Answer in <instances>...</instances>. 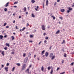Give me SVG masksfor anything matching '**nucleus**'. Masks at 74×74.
<instances>
[{"label": "nucleus", "instance_id": "obj_1", "mask_svg": "<svg viewBox=\"0 0 74 74\" xmlns=\"http://www.w3.org/2000/svg\"><path fill=\"white\" fill-rule=\"evenodd\" d=\"M53 53H51L49 55L50 58H51V57H52L51 58V59L52 60H53L55 58V56H53Z\"/></svg>", "mask_w": 74, "mask_h": 74}, {"label": "nucleus", "instance_id": "obj_2", "mask_svg": "<svg viewBox=\"0 0 74 74\" xmlns=\"http://www.w3.org/2000/svg\"><path fill=\"white\" fill-rule=\"evenodd\" d=\"M68 9L69 10H68L67 11V13H69V12H70V11L72 10H73V8H72L70 7H69V8H68Z\"/></svg>", "mask_w": 74, "mask_h": 74}, {"label": "nucleus", "instance_id": "obj_3", "mask_svg": "<svg viewBox=\"0 0 74 74\" xmlns=\"http://www.w3.org/2000/svg\"><path fill=\"white\" fill-rule=\"evenodd\" d=\"M41 27H42V29L43 30H45V26L44 25H41Z\"/></svg>", "mask_w": 74, "mask_h": 74}, {"label": "nucleus", "instance_id": "obj_4", "mask_svg": "<svg viewBox=\"0 0 74 74\" xmlns=\"http://www.w3.org/2000/svg\"><path fill=\"white\" fill-rule=\"evenodd\" d=\"M25 71V72L27 71L28 74H31V72H29V69H27Z\"/></svg>", "mask_w": 74, "mask_h": 74}, {"label": "nucleus", "instance_id": "obj_5", "mask_svg": "<svg viewBox=\"0 0 74 74\" xmlns=\"http://www.w3.org/2000/svg\"><path fill=\"white\" fill-rule=\"evenodd\" d=\"M26 65L25 64H23L22 68V70H24L25 69V67H26Z\"/></svg>", "mask_w": 74, "mask_h": 74}, {"label": "nucleus", "instance_id": "obj_6", "mask_svg": "<svg viewBox=\"0 0 74 74\" xmlns=\"http://www.w3.org/2000/svg\"><path fill=\"white\" fill-rule=\"evenodd\" d=\"M28 60V57H26L25 59V60H24V63H26L27 62Z\"/></svg>", "mask_w": 74, "mask_h": 74}, {"label": "nucleus", "instance_id": "obj_7", "mask_svg": "<svg viewBox=\"0 0 74 74\" xmlns=\"http://www.w3.org/2000/svg\"><path fill=\"white\" fill-rule=\"evenodd\" d=\"M8 68L7 67H5L4 69L5 70H6V71L7 72L8 71Z\"/></svg>", "mask_w": 74, "mask_h": 74}, {"label": "nucleus", "instance_id": "obj_8", "mask_svg": "<svg viewBox=\"0 0 74 74\" xmlns=\"http://www.w3.org/2000/svg\"><path fill=\"white\" fill-rule=\"evenodd\" d=\"M9 2L7 3L5 5V7H8V4H9Z\"/></svg>", "mask_w": 74, "mask_h": 74}, {"label": "nucleus", "instance_id": "obj_9", "mask_svg": "<svg viewBox=\"0 0 74 74\" xmlns=\"http://www.w3.org/2000/svg\"><path fill=\"white\" fill-rule=\"evenodd\" d=\"M48 0H47L46 1V5H47V6H48Z\"/></svg>", "mask_w": 74, "mask_h": 74}, {"label": "nucleus", "instance_id": "obj_10", "mask_svg": "<svg viewBox=\"0 0 74 74\" xmlns=\"http://www.w3.org/2000/svg\"><path fill=\"white\" fill-rule=\"evenodd\" d=\"M45 56H46V57H47V56H48V52H46L45 53Z\"/></svg>", "mask_w": 74, "mask_h": 74}, {"label": "nucleus", "instance_id": "obj_11", "mask_svg": "<svg viewBox=\"0 0 74 74\" xmlns=\"http://www.w3.org/2000/svg\"><path fill=\"white\" fill-rule=\"evenodd\" d=\"M45 53V50H43L41 53L42 55H43L44 54V53Z\"/></svg>", "mask_w": 74, "mask_h": 74}, {"label": "nucleus", "instance_id": "obj_12", "mask_svg": "<svg viewBox=\"0 0 74 74\" xmlns=\"http://www.w3.org/2000/svg\"><path fill=\"white\" fill-rule=\"evenodd\" d=\"M60 32V30H58V31H57L56 32V34H58L59 33V32Z\"/></svg>", "mask_w": 74, "mask_h": 74}, {"label": "nucleus", "instance_id": "obj_13", "mask_svg": "<svg viewBox=\"0 0 74 74\" xmlns=\"http://www.w3.org/2000/svg\"><path fill=\"white\" fill-rule=\"evenodd\" d=\"M5 45H6V46H8V47H10L9 43H6L5 44Z\"/></svg>", "mask_w": 74, "mask_h": 74}, {"label": "nucleus", "instance_id": "obj_14", "mask_svg": "<svg viewBox=\"0 0 74 74\" xmlns=\"http://www.w3.org/2000/svg\"><path fill=\"white\" fill-rule=\"evenodd\" d=\"M34 37V35H30L29 36V37L30 38H33Z\"/></svg>", "mask_w": 74, "mask_h": 74}, {"label": "nucleus", "instance_id": "obj_15", "mask_svg": "<svg viewBox=\"0 0 74 74\" xmlns=\"http://www.w3.org/2000/svg\"><path fill=\"white\" fill-rule=\"evenodd\" d=\"M23 10H24V12H26V8L24 7V8Z\"/></svg>", "mask_w": 74, "mask_h": 74}, {"label": "nucleus", "instance_id": "obj_16", "mask_svg": "<svg viewBox=\"0 0 74 74\" xmlns=\"http://www.w3.org/2000/svg\"><path fill=\"white\" fill-rule=\"evenodd\" d=\"M3 36H2V35H0V39L1 40H2V39L3 38Z\"/></svg>", "mask_w": 74, "mask_h": 74}, {"label": "nucleus", "instance_id": "obj_17", "mask_svg": "<svg viewBox=\"0 0 74 74\" xmlns=\"http://www.w3.org/2000/svg\"><path fill=\"white\" fill-rule=\"evenodd\" d=\"M31 16L32 17H33V18H34L35 17V16L34 15V14H32Z\"/></svg>", "mask_w": 74, "mask_h": 74}, {"label": "nucleus", "instance_id": "obj_18", "mask_svg": "<svg viewBox=\"0 0 74 74\" xmlns=\"http://www.w3.org/2000/svg\"><path fill=\"white\" fill-rule=\"evenodd\" d=\"M60 11H61V12H64V9H61L60 10Z\"/></svg>", "mask_w": 74, "mask_h": 74}, {"label": "nucleus", "instance_id": "obj_19", "mask_svg": "<svg viewBox=\"0 0 74 74\" xmlns=\"http://www.w3.org/2000/svg\"><path fill=\"white\" fill-rule=\"evenodd\" d=\"M11 38L12 40H14V39L15 38H14V36H12L11 37Z\"/></svg>", "mask_w": 74, "mask_h": 74}, {"label": "nucleus", "instance_id": "obj_20", "mask_svg": "<svg viewBox=\"0 0 74 74\" xmlns=\"http://www.w3.org/2000/svg\"><path fill=\"white\" fill-rule=\"evenodd\" d=\"M41 69L42 71H44V67H43V66H42Z\"/></svg>", "mask_w": 74, "mask_h": 74}, {"label": "nucleus", "instance_id": "obj_21", "mask_svg": "<svg viewBox=\"0 0 74 74\" xmlns=\"http://www.w3.org/2000/svg\"><path fill=\"white\" fill-rule=\"evenodd\" d=\"M38 8H39L38 6H37L36 9V8H35L36 11H38Z\"/></svg>", "mask_w": 74, "mask_h": 74}, {"label": "nucleus", "instance_id": "obj_22", "mask_svg": "<svg viewBox=\"0 0 74 74\" xmlns=\"http://www.w3.org/2000/svg\"><path fill=\"white\" fill-rule=\"evenodd\" d=\"M31 2L32 3H34L35 2V1H34V0H32Z\"/></svg>", "mask_w": 74, "mask_h": 74}, {"label": "nucleus", "instance_id": "obj_23", "mask_svg": "<svg viewBox=\"0 0 74 74\" xmlns=\"http://www.w3.org/2000/svg\"><path fill=\"white\" fill-rule=\"evenodd\" d=\"M4 49H5V50H7V47H5L4 48Z\"/></svg>", "mask_w": 74, "mask_h": 74}, {"label": "nucleus", "instance_id": "obj_24", "mask_svg": "<svg viewBox=\"0 0 74 74\" xmlns=\"http://www.w3.org/2000/svg\"><path fill=\"white\" fill-rule=\"evenodd\" d=\"M52 73H53V70L52 69L51 70V71L50 72V74H52Z\"/></svg>", "mask_w": 74, "mask_h": 74}, {"label": "nucleus", "instance_id": "obj_25", "mask_svg": "<svg viewBox=\"0 0 74 74\" xmlns=\"http://www.w3.org/2000/svg\"><path fill=\"white\" fill-rule=\"evenodd\" d=\"M4 51H2L1 53L2 55H3V56L4 55Z\"/></svg>", "mask_w": 74, "mask_h": 74}, {"label": "nucleus", "instance_id": "obj_26", "mask_svg": "<svg viewBox=\"0 0 74 74\" xmlns=\"http://www.w3.org/2000/svg\"><path fill=\"white\" fill-rule=\"evenodd\" d=\"M16 65H17L18 66H20V64L19 63H16Z\"/></svg>", "mask_w": 74, "mask_h": 74}, {"label": "nucleus", "instance_id": "obj_27", "mask_svg": "<svg viewBox=\"0 0 74 74\" xmlns=\"http://www.w3.org/2000/svg\"><path fill=\"white\" fill-rule=\"evenodd\" d=\"M49 38L47 36V37H45V40H48V39Z\"/></svg>", "mask_w": 74, "mask_h": 74}, {"label": "nucleus", "instance_id": "obj_28", "mask_svg": "<svg viewBox=\"0 0 74 74\" xmlns=\"http://www.w3.org/2000/svg\"><path fill=\"white\" fill-rule=\"evenodd\" d=\"M47 69L48 70H50V69H51V68H50V67L49 66L47 68Z\"/></svg>", "mask_w": 74, "mask_h": 74}, {"label": "nucleus", "instance_id": "obj_29", "mask_svg": "<svg viewBox=\"0 0 74 74\" xmlns=\"http://www.w3.org/2000/svg\"><path fill=\"white\" fill-rule=\"evenodd\" d=\"M27 25H26V26L27 27H28V26H29V23H27Z\"/></svg>", "mask_w": 74, "mask_h": 74}, {"label": "nucleus", "instance_id": "obj_30", "mask_svg": "<svg viewBox=\"0 0 74 74\" xmlns=\"http://www.w3.org/2000/svg\"><path fill=\"white\" fill-rule=\"evenodd\" d=\"M4 10L5 11H7V9L6 8H5L4 9Z\"/></svg>", "mask_w": 74, "mask_h": 74}, {"label": "nucleus", "instance_id": "obj_31", "mask_svg": "<svg viewBox=\"0 0 74 74\" xmlns=\"http://www.w3.org/2000/svg\"><path fill=\"white\" fill-rule=\"evenodd\" d=\"M23 57H25V56H26V54L25 53H23Z\"/></svg>", "mask_w": 74, "mask_h": 74}, {"label": "nucleus", "instance_id": "obj_32", "mask_svg": "<svg viewBox=\"0 0 74 74\" xmlns=\"http://www.w3.org/2000/svg\"><path fill=\"white\" fill-rule=\"evenodd\" d=\"M15 69V67H13V68L12 69V71H14V69Z\"/></svg>", "mask_w": 74, "mask_h": 74}, {"label": "nucleus", "instance_id": "obj_33", "mask_svg": "<svg viewBox=\"0 0 74 74\" xmlns=\"http://www.w3.org/2000/svg\"><path fill=\"white\" fill-rule=\"evenodd\" d=\"M25 29H26V28L25 27H24V28H23L22 29V31H23V30H25Z\"/></svg>", "mask_w": 74, "mask_h": 74}, {"label": "nucleus", "instance_id": "obj_34", "mask_svg": "<svg viewBox=\"0 0 74 74\" xmlns=\"http://www.w3.org/2000/svg\"><path fill=\"white\" fill-rule=\"evenodd\" d=\"M6 25H7V23H4L3 25L4 26H6Z\"/></svg>", "mask_w": 74, "mask_h": 74}, {"label": "nucleus", "instance_id": "obj_35", "mask_svg": "<svg viewBox=\"0 0 74 74\" xmlns=\"http://www.w3.org/2000/svg\"><path fill=\"white\" fill-rule=\"evenodd\" d=\"M57 3H56V2H54V5L55 6L56 5V4H57Z\"/></svg>", "mask_w": 74, "mask_h": 74}, {"label": "nucleus", "instance_id": "obj_36", "mask_svg": "<svg viewBox=\"0 0 74 74\" xmlns=\"http://www.w3.org/2000/svg\"><path fill=\"white\" fill-rule=\"evenodd\" d=\"M18 3V2H15L14 3V4H17Z\"/></svg>", "mask_w": 74, "mask_h": 74}, {"label": "nucleus", "instance_id": "obj_37", "mask_svg": "<svg viewBox=\"0 0 74 74\" xmlns=\"http://www.w3.org/2000/svg\"><path fill=\"white\" fill-rule=\"evenodd\" d=\"M27 14H28V12H25V15H27Z\"/></svg>", "mask_w": 74, "mask_h": 74}, {"label": "nucleus", "instance_id": "obj_38", "mask_svg": "<svg viewBox=\"0 0 74 74\" xmlns=\"http://www.w3.org/2000/svg\"><path fill=\"white\" fill-rule=\"evenodd\" d=\"M64 57H66V56H66V54L64 53Z\"/></svg>", "mask_w": 74, "mask_h": 74}, {"label": "nucleus", "instance_id": "obj_39", "mask_svg": "<svg viewBox=\"0 0 74 74\" xmlns=\"http://www.w3.org/2000/svg\"><path fill=\"white\" fill-rule=\"evenodd\" d=\"M65 73V72H64L62 73H60V74H64V73Z\"/></svg>", "mask_w": 74, "mask_h": 74}, {"label": "nucleus", "instance_id": "obj_40", "mask_svg": "<svg viewBox=\"0 0 74 74\" xmlns=\"http://www.w3.org/2000/svg\"><path fill=\"white\" fill-rule=\"evenodd\" d=\"M9 27V26L8 25L6 26V28H8Z\"/></svg>", "mask_w": 74, "mask_h": 74}, {"label": "nucleus", "instance_id": "obj_41", "mask_svg": "<svg viewBox=\"0 0 74 74\" xmlns=\"http://www.w3.org/2000/svg\"><path fill=\"white\" fill-rule=\"evenodd\" d=\"M62 44H64V40H63V42H62Z\"/></svg>", "mask_w": 74, "mask_h": 74}, {"label": "nucleus", "instance_id": "obj_42", "mask_svg": "<svg viewBox=\"0 0 74 74\" xmlns=\"http://www.w3.org/2000/svg\"><path fill=\"white\" fill-rule=\"evenodd\" d=\"M44 42L45 43H46V42H47V40H44Z\"/></svg>", "mask_w": 74, "mask_h": 74}, {"label": "nucleus", "instance_id": "obj_43", "mask_svg": "<svg viewBox=\"0 0 74 74\" xmlns=\"http://www.w3.org/2000/svg\"><path fill=\"white\" fill-rule=\"evenodd\" d=\"M74 3H73V5H72V7H74Z\"/></svg>", "mask_w": 74, "mask_h": 74}, {"label": "nucleus", "instance_id": "obj_44", "mask_svg": "<svg viewBox=\"0 0 74 74\" xmlns=\"http://www.w3.org/2000/svg\"><path fill=\"white\" fill-rule=\"evenodd\" d=\"M74 64V62H72L71 64V65H73Z\"/></svg>", "mask_w": 74, "mask_h": 74}, {"label": "nucleus", "instance_id": "obj_45", "mask_svg": "<svg viewBox=\"0 0 74 74\" xmlns=\"http://www.w3.org/2000/svg\"><path fill=\"white\" fill-rule=\"evenodd\" d=\"M59 69H60V68L59 67L57 68V71H58V70H59Z\"/></svg>", "mask_w": 74, "mask_h": 74}, {"label": "nucleus", "instance_id": "obj_46", "mask_svg": "<svg viewBox=\"0 0 74 74\" xmlns=\"http://www.w3.org/2000/svg\"><path fill=\"white\" fill-rule=\"evenodd\" d=\"M41 42H41V41H40V42H39V45H40V44L41 43Z\"/></svg>", "mask_w": 74, "mask_h": 74}, {"label": "nucleus", "instance_id": "obj_47", "mask_svg": "<svg viewBox=\"0 0 74 74\" xmlns=\"http://www.w3.org/2000/svg\"><path fill=\"white\" fill-rule=\"evenodd\" d=\"M32 67V65H30L29 66V68H30V67Z\"/></svg>", "mask_w": 74, "mask_h": 74}, {"label": "nucleus", "instance_id": "obj_48", "mask_svg": "<svg viewBox=\"0 0 74 74\" xmlns=\"http://www.w3.org/2000/svg\"><path fill=\"white\" fill-rule=\"evenodd\" d=\"M11 54H14V52H11Z\"/></svg>", "mask_w": 74, "mask_h": 74}, {"label": "nucleus", "instance_id": "obj_49", "mask_svg": "<svg viewBox=\"0 0 74 74\" xmlns=\"http://www.w3.org/2000/svg\"><path fill=\"white\" fill-rule=\"evenodd\" d=\"M43 35L44 36H45V35H46V33H44L43 34Z\"/></svg>", "mask_w": 74, "mask_h": 74}, {"label": "nucleus", "instance_id": "obj_50", "mask_svg": "<svg viewBox=\"0 0 74 74\" xmlns=\"http://www.w3.org/2000/svg\"><path fill=\"white\" fill-rule=\"evenodd\" d=\"M6 66H9V64L8 63H7L6 64Z\"/></svg>", "mask_w": 74, "mask_h": 74}, {"label": "nucleus", "instance_id": "obj_51", "mask_svg": "<svg viewBox=\"0 0 74 74\" xmlns=\"http://www.w3.org/2000/svg\"><path fill=\"white\" fill-rule=\"evenodd\" d=\"M59 18H60V19L62 20V19H63V18L62 17H59Z\"/></svg>", "mask_w": 74, "mask_h": 74}, {"label": "nucleus", "instance_id": "obj_52", "mask_svg": "<svg viewBox=\"0 0 74 74\" xmlns=\"http://www.w3.org/2000/svg\"><path fill=\"white\" fill-rule=\"evenodd\" d=\"M29 42H33V41H31L30 40H29Z\"/></svg>", "mask_w": 74, "mask_h": 74}, {"label": "nucleus", "instance_id": "obj_53", "mask_svg": "<svg viewBox=\"0 0 74 74\" xmlns=\"http://www.w3.org/2000/svg\"><path fill=\"white\" fill-rule=\"evenodd\" d=\"M14 7V8H16V7H17V6H13Z\"/></svg>", "mask_w": 74, "mask_h": 74}, {"label": "nucleus", "instance_id": "obj_54", "mask_svg": "<svg viewBox=\"0 0 74 74\" xmlns=\"http://www.w3.org/2000/svg\"><path fill=\"white\" fill-rule=\"evenodd\" d=\"M16 29H18V27H17V26H16Z\"/></svg>", "mask_w": 74, "mask_h": 74}, {"label": "nucleus", "instance_id": "obj_55", "mask_svg": "<svg viewBox=\"0 0 74 74\" xmlns=\"http://www.w3.org/2000/svg\"><path fill=\"white\" fill-rule=\"evenodd\" d=\"M4 65H1V67H4Z\"/></svg>", "mask_w": 74, "mask_h": 74}, {"label": "nucleus", "instance_id": "obj_56", "mask_svg": "<svg viewBox=\"0 0 74 74\" xmlns=\"http://www.w3.org/2000/svg\"><path fill=\"white\" fill-rule=\"evenodd\" d=\"M53 19H55V17H53Z\"/></svg>", "mask_w": 74, "mask_h": 74}, {"label": "nucleus", "instance_id": "obj_57", "mask_svg": "<svg viewBox=\"0 0 74 74\" xmlns=\"http://www.w3.org/2000/svg\"><path fill=\"white\" fill-rule=\"evenodd\" d=\"M60 0H57V2H59V1H60Z\"/></svg>", "mask_w": 74, "mask_h": 74}, {"label": "nucleus", "instance_id": "obj_58", "mask_svg": "<svg viewBox=\"0 0 74 74\" xmlns=\"http://www.w3.org/2000/svg\"><path fill=\"white\" fill-rule=\"evenodd\" d=\"M21 16H19V18H21Z\"/></svg>", "mask_w": 74, "mask_h": 74}, {"label": "nucleus", "instance_id": "obj_59", "mask_svg": "<svg viewBox=\"0 0 74 74\" xmlns=\"http://www.w3.org/2000/svg\"><path fill=\"white\" fill-rule=\"evenodd\" d=\"M62 51H63V52H64V49H62Z\"/></svg>", "mask_w": 74, "mask_h": 74}, {"label": "nucleus", "instance_id": "obj_60", "mask_svg": "<svg viewBox=\"0 0 74 74\" xmlns=\"http://www.w3.org/2000/svg\"><path fill=\"white\" fill-rule=\"evenodd\" d=\"M64 62V60H63L62 61V63H63Z\"/></svg>", "mask_w": 74, "mask_h": 74}, {"label": "nucleus", "instance_id": "obj_61", "mask_svg": "<svg viewBox=\"0 0 74 74\" xmlns=\"http://www.w3.org/2000/svg\"><path fill=\"white\" fill-rule=\"evenodd\" d=\"M37 59L38 60H40V58H38Z\"/></svg>", "mask_w": 74, "mask_h": 74}, {"label": "nucleus", "instance_id": "obj_62", "mask_svg": "<svg viewBox=\"0 0 74 74\" xmlns=\"http://www.w3.org/2000/svg\"><path fill=\"white\" fill-rule=\"evenodd\" d=\"M7 37V35H5L4 36V37Z\"/></svg>", "mask_w": 74, "mask_h": 74}, {"label": "nucleus", "instance_id": "obj_63", "mask_svg": "<svg viewBox=\"0 0 74 74\" xmlns=\"http://www.w3.org/2000/svg\"><path fill=\"white\" fill-rule=\"evenodd\" d=\"M36 55H34V58H36Z\"/></svg>", "mask_w": 74, "mask_h": 74}, {"label": "nucleus", "instance_id": "obj_64", "mask_svg": "<svg viewBox=\"0 0 74 74\" xmlns=\"http://www.w3.org/2000/svg\"><path fill=\"white\" fill-rule=\"evenodd\" d=\"M73 73H74V69H73Z\"/></svg>", "mask_w": 74, "mask_h": 74}]
</instances>
